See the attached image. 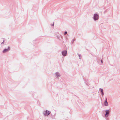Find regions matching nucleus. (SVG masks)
Returning a JSON list of instances; mask_svg holds the SVG:
<instances>
[{
  "mask_svg": "<svg viewBox=\"0 0 120 120\" xmlns=\"http://www.w3.org/2000/svg\"><path fill=\"white\" fill-rule=\"evenodd\" d=\"M98 15L97 14H94V19L95 20L98 19Z\"/></svg>",
  "mask_w": 120,
  "mask_h": 120,
  "instance_id": "1",
  "label": "nucleus"
},
{
  "mask_svg": "<svg viewBox=\"0 0 120 120\" xmlns=\"http://www.w3.org/2000/svg\"><path fill=\"white\" fill-rule=\"evenodd\" d=\"M50 112H49V111H46L44 112V115H45L47 116L49 115V114H50Z\"/></svg>",
  "mask_w": 120,
  "mask_h": 120,
  "instance_id": "2",
  "label": "nucleus"
},
{
  "mask_svg": "<svg viewBox=\"0 0 120 120\" xmlns=\"http://www.w3.org/2000/svg\"><path fill=\"white\" fill-rule=\"evenodd\" d=\"M62 54L64 56H65L67 53V52L66 51H64L62 52Z\"/></svg>",
  "mask_w": 120,
  "mask_h": 120,
  "instance_id": "3",
  "label": "nucleus"
},
{
  "mask_svg": "<svg viewBox=\"0 0 120 120\" xmlns=\"http://www.w3.org/2000/svg\"><path fill=\"white\" fill-rule=\"evenodd\" d=\"M9 49V47H8V49H5L3 51V53H5L7 52Z\"/></svg>",
  "mask_w": 120,
  "mask_h": 120,
  "instance_id": "4",
  "label": "nucleus"
},
{
  "mask_svg": "<svg viewBox=\"0 0 120 120\" xmlns=\"http://www.w3.org/2000/svg\"><path fill=\"white\" fill-rule=\"evenodd\" d=\"M105 112H106V114L105 115V116L106 117H107L108 116V115L107 114L109 113V110H106Z\"/></svg>",
  "mask_w": 120,
  "mask_h": 120,
  "instance_id": "5",
  "label": "nucleus"
},
{
  "mask_svg": "<svg viewBox=\"0 0 120 120\" xmlns=\"http://www.w3.org/2000/svg\"><path fill=\"white\" fill-rule=\"evenodd\" d=\"M105 105L106 106L108 105V103L107 101V99H106V100L104 103Z\"/></svg>",
  "mask_w": 120,
  "mask_h": 120,
  "instance_id": "6",
  "label": "nucleus"
},
{
  "mask_svg": "<svg viewBox=\"0 0 120 120\" xmlns=\"http://www.w3.org/2000/svg\"><path fill=\"white\" fill-rule=\"evenodd\" d=\"M100 89L101 90V93L102 95L103 96L104 95L103 90V89Z\"/></svg>",
  "mask_w": 120,
  "mask_h": 120,
  "instance_id": "7",
  "label": "nucleus"
},
{
  "mask_svg": "<svg viewBox=\"0 0 120 120\" xmlns=\"http://www.w3.org/2000/svg\"><path fill=\"white\" fill-rule=\"evenodd\" d=\"M56 74L57 76H60V74L58 73H56Z\"/></svg>",
  "mask_w": 120,
  "mask_h": 120,
  "instance_id": "8",
  "label": "nucleus"
},
{
  "mask_svg": "<svg viewBox=\"0 0 120 120\" xmlns=\"http://www.w3.org/2000/svg\"><path fill=\"white\" fill-rule=\"evenodd\" d=\"M67 33V32L66 31H65V33H64V34L65 35Z\"/></svg>",
  "mask_w": 120,
  "mask_h": 120,
  "instance_id": "9",
  "label": "nucleus"
},
{
  "mask_svg": "<svg viewBox=\"0 0 120 120\" xmlns=\"http://www.w3.org/2000/svg\"><path fill=\"white\" fill-rule=\"evenodd\" d=\"M101 63H102V60H101Z\"/></svg>",
  "mask_w": 120,
  "mask_h": 120,
  "instance_id": "10",
  "label": "nucleus"
}]
</instances>
